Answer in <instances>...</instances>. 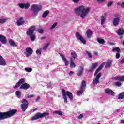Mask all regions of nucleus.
Instances as JSON below:
<instances>
[{"label": "nucleus", "instance_id": "nucleus-29", "mask_svg": "<svg viewBox=\"0 0 124 124\" xmlns=\"http://www.w3.org/2000/svg\"><path fill=\"white\" fill-rule=\"evenodd\" d=\"M97 41L100 43V44H104L105 43V41L103 39H101V38H98L97 39Z\"/></svg>", "mask_w": 124, "mask_h": 124}, {"label": "nucleus", "instance_id": "nucleus-7", "mask_svg": "<svg viewBox=\"0 0 124 124\" xmlns=\"http://www.w3.org/2000/svg\"><path fill=\"white\" fill-rule=\"evenodd\" d=\"M22 104L21 105V109H22L23 112H25L29 106V102L25 99H23L21 101Z\"/></svg>", "mask_w": 124, "mask_h": 124}, {"label": "nucleus", "instance_id": "nucleus-33", "mask_svg": "<svg viewBox=\"0 0 124 124\" xmlns=\"http://www.w3.org/2000/svg\"><path fill=\"white\" fill-rule=\"evenodd\" d=\"M53 114H56L59 115V116H62V112L60 110L54 111Z\"/></svg>", "mask_w": 124, "mask_h": 124}, {"label": "nucleus", "instance_id": "nucleus-60", "mask_svg": "<svg viewBox=\"0 0 124 124\" xmlns=\"http://www.w3.org/2000/svg\"><path fill=\"white\" fill-rule=\"evenodd\" d=\"M94 55H95V56H98V52H94Z\"/></svg>", "mask_w": 124, "mask_h": 124}, {"label": "nucleus", "instance_id": "nucleus-12", "mask_svg": "<svg viewBox=\"0 0 124 124\" xmlns=\"http://www.w3.org/2000/svg\"><path fill=\"white\" fill-rule=\"evenodd\" d=\"M105 92L107 94H110V95H115L116 94L113 91L109 88L105 89Z\"/></svg>", "mask_w": 124, "mask_h": 124}, {"label": "nucleus", "instance_id": "nucleus-21", "mask_svg": "<svg viewBox=\"0 0 124 124\" xmlns=\"http://www.w3.org/2000/svg\"><path fill=\"white\" fill-rule=\"evenodd\" d=\"M30 88V84L24 83L20 86V89H23V90H28Z\"/></svg>", "mask_w": 124, "mask_h": 124}, {"label": "nucleus", "instance_id": "nucleus-28", "mask_svg": "<svg viewBox=\"0 0 124 124\" xmlns=\"http://www.w3.org/2000/svg\"><path fill=\"white\" fill-rule=\"evenodd\" d=\"M48 14H49V11L46 10L44 12L42 15L43 18H46L47 16H48Z\"/></svg>", "mask_w": 124, "mask_h": 124}, {"label": "nucleus", "instance_id": "nucleus-9", "mask_svg": "<svg viewBox=\"0 0 124 124\" xmlns=\"http://www.w3.org/2000/svg\"><path fill=\"white\" fill-rule=\"evenodd\" d=\"M100 77H101V73H99L96 76L95 79H94L92 82L93 86H95V85L99 83V78H100Z\"/></svg>", "mask_w": 124, "mask_h": 124}, {"label": "nucleus", "instance_id": "nucleus-59", "mask_svg": "<svg viewBox=\"0 0 124 124\" xmlns=\"http://www.w3.org/2000/svg\"><path fill=\"white\" fill-rule=\"evenodd\" d=\"M83 118V114H80L79 116H78V119H82Z\"/></svg>", "mask_w": 124, "mask_h": 124}, {"label": "nucleus", "instance_id": "nucleus-15", "mask_svg": "<svg viewBox=\"0 0 124 124\" xmlns=\"http://www.w3.org/2000/svg\"><path fill=\"white\" fill-rule=\"evenodd\" d=\"M120 16L113 18V25L115 26H118V25H119V23H120Z\"/></svg>", "mask_w": 124, "mask_h": 124}, {"label": "nucleus", "instance_id": "nucleus-23", "mask_svg": "<svg viewBox=\"0 0 124 124\" xmlns=\"http://www.w3.org/2000/svg\"><path fill=\"white\" fill-rule=\"evenodd\" d=\"M84 69H85L84 66H80L79 67V70L77 73V75L78 76H81V75H82V74L83 73V71H84Z\"/></svg>", "mask_w": 124, "mask_h": 124}, {"label": "nucleus", "instance_id": "nucleus-63", "mask_svg": "<svg viewBox=\"0 0 124 124\" xmlns=\"http://www.w3.org/2000/svg\"><path fill=\"white\" fill-rule=\"evenodd\" d=\"M109 44L110 45H114V43H109Z\"/></svg>", "mask_w": 124, "mask_h": 124}, {"label": "nucleus", "instance_id": "nucleus-39", "mask_svg": "<svg viewBox=\"0 0 124 124\" xmlns=\"http://www.w3.org/2000/svg\"><path fill=\"white\" fill-rule=\"evenodd\" d=\"M57 25H58V23L55 22L54 24H53L51 27H50L51 30H53V29H55L56 28Z\"/></svg>", "mask_w": 124, "mask_h": 124}, {"label": "nucleus", "instance_id": "nucleus-31", "mask_svg": "<svg viewBox=\"0 0 124 124\" xmlns=\"http://www.w3.org/2000/svg\"><path fill=\"white\" fill-rule=\"evenodd\" d=\"M112 52H117V53H121V49L119 47H114L112 49Z\"/></svg>", "mask_w": 124, "mask_h": 124}, {"label": "nucleus", "instance_id": "nucleus-64", "mask_svg": "<svg viewBox=\"0 0 124 124\" xmlns=\"http://www.w3.org/2000/svg\"><path fill=\"white\" fill-rule=\"evenodd\" d=\"M37 110V108H34L33 110V112H35V111H36Z\"/></svg>", "mask_w": 124, "mask_h": 124}, {"label": "nucleus", "instance_id": "nucleus-34", "mask_svg": "<svg viewBox=\"0 0 124 124\" xmlns=\"http://www.w3.org/2000/svg\"><path fill=\"white\" fill-rule=\"evenodd\" d=\"M49 45H50V43H49L45 44V45L44 46V47L43 48V50H44V51L47 50V48L49 47Z\"/></svg>", "mask_w": 124, "mask_h": 124}, {"label": "nucleus", "instance_id": "nucleus-1", "mask_svg": "<svg viewBox=\"0 0 124 124\" xmlns=\"http://www.w3.org/2000/svg\"><path fill=\"white\" fill-rule=\"evenodd\" d=\"M91 8L81 5L75 10V13L77 16H79L81 19H85L88 16Z\"/></svg>", "mask_w": 124, "mask_h": 124}, {"label": "nucleus", "instance_id": "nucleus-18", "mask_svg": "<svg viewBox=\"0 0 124 124\" xmlns=\"http://www.w3.org/2000/svg\"><path fill=\"white\" fill-rule=\"evenodd\" d=\"M0 65H2L3 66L6 65L5 60H4V59H3V57L1 56H0Z\"/></svg>", "mask_w": 124, "mask_h": 124}, {"label": "nucleus", "instance_id": "nucleus-11", "mask_svg": "<svg viewBox=\"0 0 124 124\" xmlns=\"http://www.w3.org/2000/svg\"><path fill=\"white\" fill-rule=\"evenodd\" d=\"M33 50L31 48H27L26 49V52L25 53L26 57H30L31 55L32 54Z\"/></svg>", "mask_w": 124, "mask_h": 124}, {"label": "nucleus", "instance_id": "nucleus-48", "mask_svg": "<svg viewBox=\"0 0 124 124\" xmlns=\"http://www.w3.org/2000/svg\"><path fill=\"white\" fill-rule=\"evenodd\" d=\"M98 3H102V2L105 1V0H97Z\"/></svg>", "mask_w": 124, "mask_h": 124}, {"label": "nucleus", "instance_id": "nucleus-13", "mask_svg": "<svg viewBox=\"0 0 124 124\" xmlns=\"http://www.w3.org/2000/svg\"><path fill=\"white\" fill-rule=\"evenodd\" d=\"M18 5L19 7H20V8H25V9H28V8L30 7V3H27L26 4L19 3Z\"/></svg>", "mask_w": 124, "mask_h": 124}, {"label": "nucleus", "instance_id": "nucleus-25", "mask_svg": "<svg viewBox=\"0 0 124 124\" xmlns=\"http://www.w3.org/2000/svg\"><path fill=\"white\" fill-rule=\"evenodd\" d=\"M116 32H117V33H118V34L119 35H123V34H124V30L122 28H120L116 31Z\"/></svg>", "mask_w": 124, "mask_h": 124}, {"label": "nucleus", "instance_id": "nucleus-30", "mask_svg": "<svg viewBox=\"0 0 124 124\" xmlns=\"http://www.w3.org/2000/svg\"><path fill=\"white\" fill-rule=\"evenodd\" d=\"M124 92L120 93L118 95V99H124Z\"/></svg>", "mask_w": 124, "mask_h": 124}, {"label": "nucleus", "instance_id": "nucleus-50", "mask_svg": "<svg viewBox=\"0 0 124 124\" xmlns=\"http://www.w3.org/2000/svg\"><path fill=\"white\" fill-rule=\"evenodd\" d=\"M93 69H94L93 67H91L90 68H89V70H88V72H92V71H93Z\"/></svg>", "mask_w": 124, "mask_h": 124}, {"label": "nucleus", "instance_id": "nucleus-56", "mask_svg": "<svg viewBox=\"0 0 124 124\" xmlns=\"http://www.w3.org/2000/svg\"><path fill=\"white\" fill-rule=\"evenodd\" d=\"M40 39H41V40H44V39H46V37H45V36L41 37L40 38Z\"/></svg>", "mask_w": 124, "mask_h": 124}, {"label": "nucleus", "instance_id": "nucleus-36", "mask_svg": "<svg viewBox=\"0 0 124 124\" xmlns=\"http://www.w3.org/2000/svg\"><path fill=\"white\" fill-rule=\"evenodd\" d=\"M8 19L4 18V19H0V24H4L5 22H6Z\"/></svg>", "mask_w": 124, "mask_h": 124}, {"label": "nucleus", "instance_id": "nucleus-2", "mask_svg": "<svg viewBox=\"0 0 124 124\" xmlns=\"http://www.w3.org/2000/svg\"><path fill=\"white\" fill-rule=\"evenodd\" d=\"M16 112L17 109H13L7 112H0V120H4V119L10 118Z\"/></svg>", "mask_w": 124, "mask_h": 124}, {"label": "nucleus", "instance_id": "nucleus-49", "mask_svg": "<svg viewBox=\"0 0 124 124\" xmlns=\"http://www.w3.org/2000/svg\"><path fill=\"white\" fill-rule=\"evenodd\" d=\"M64 62L65 66H68V63H69V62H68L67 60H66L64 61Z\"/></svg>", "mask_w": 124, "mask_h": 124}, {"label": "nucleus", "instance_id": "nucleus-47", "mask_svg": "<svg viewBox=\"0 0 124 124\" xmlns=\"http://www.w3.org/2000/svg\"><path fill=\"white\" fill-rule=\"evenodd\" d=\"M113 4V1H111L110 2H108L107 3V6H111Z\"/></svg>", "mask_w": 124, "mask_h": 124}, {"label": "nucleus", "instance_id": "nucleus-46", "mask_svg": "<svg viewBox=\"0 0 124 124\" xmlns=\"http://www.w3.org/2000/svg\"><path fill=\"white\" fill-rule=\"evenodd\" d=\"M115 85L118 87H121V86H122V83L120 82H117L115 83Z\"/></svg>", "mask_w": 124, "mask_h": 124}, {"label": "nucleus", "instance_id": "nucleus-54", "mask_svg": "<svg viewBox=\"0 0 124 124\" xmlns=\"http://www.w3.org/2000/svg\"><path fill=\"white\" fill-rule=\"evenodd\" d=\"M79 0H72V1L74 2V3H78L79 2Z\"/></svg>", "mask_w": 124, "mask_h": 124}, {"label": "nucleus", "instance_id": "nucleus-32", "mask_svg": "<svg viewBox=\"0 0 124 124\" xmlns=\"http://www.w3.org/2000/svg\"><path fill=\"white\" fill-rule=\"evenodd\" d=\"M16 94L18 98H20V97H21V96L22 95V93H21V92L19 91H16Z\"/></svg>", "mask_w": 124, "mask_h": 124}, {"label": "nucleus", "instance_id": "nucleus-14", "mask_svg": "<svg viewBox=\"0 0 124 124\" xmlns=\"http://www.w3.org/2000/svg\"><path fill=\"white\" fill-rule=\"evenodd\" d=\"M16 24L17 26H22V25H24L25 24V20L24 18L21 17L18 19V20L16 22Z\"/></svg>", "mask_w": 124, "mask_h": 124}, {"label": "nucleus", "instance_id": "nucleus-40", "mask_svg": "<svg viewBox=\"0 0 124 124\" xmlns=\"http://www.w3.org/2000/svg\"><path fill=\"white\" fill-rule=\"evenodd\" d=\"M38 32H39V33H41V34H42V33L44 32V31L43 30V29H42V28H40L38 29Z\"/></svg>", "mask_w": 124, "mask_h": 124}, {"label": "nucleus", "instance_id": "nucleus-61", "mask_svg": "<svg viewBox=\"0 0 124 124\" xmlns=\"http://www.w3.org/2000/svg\"><path fill=\"white\" fill-rule=\"evenodd\" d=\"M121 123H122V124H124V120H121Z\"/></svg>", "mask_w": 124, "mask_h": 124}, {"label": "nucleus", "instance_id": "nucleus-16", "mask_svg": "<svg viewBox=\"0 0 124 124\" xmlns=\"http://www.w3.org/2000/svg\"><path fill=\"white\" fill-rule=\"evenodd\" d=\"M64 93L65 95H67L68 96L69 98H70V100H72L73 99V95H72V93L69 91L66 92L64 90Z\"/></svg>", "mask_w": 124, "mask_h": 124}, {"label": "nucleus", "instance_id": "nucleus-35", "mask_svg": "<svg viewBox=\"0 0 124 124\" xmlns=\"http://www.w3.org/2000/svg\"><path fill=\"white\" fill-rule=\"evenodd\" d=\"M9 42L11 46H17V45H16V43H15V42H14L13 41H12V40H10L9 41Z\"/></svg>", "mask_w": 124, "mask_h": 124}, {"label": "nucleus", "instance_id": "nucleus-26", "mask_svg": "<svg viewBox=\"0 0 124 124\" xmlns=\"http://www.w3.org/2000/svg\"><path fill=\"white\" fill-rule=\"evenodd\" d=\"M71 55L73 60H75V59H77V57H78V55H77V54L75 51L72 52L71 53Z\"/></svg>", "mask_w": 124, "mask_h": 124}, {"label": "nucleus", "instance_id": "nucleus-62", "mask_svg": "<svg viewBox=\"0 0 124 124\" xmlns=\"http://www.w3.org/2000/svg\"><path fill=\"white\" fill-rule=\"evenodd\" d=\"M51 83H49V84H47V87L49 88V87H51Z\"/></svg>", "mask_w": 124, "mask_h": 124}, {"label": "nucleus", "instance_id": "nucleus-53", "mask_svg": "<svg viewBox=\"0 0 124 124\" xmlns=\"http://www.w3.org/2000/svg\"><path fill=\"white\" fill-rule=\"evenodd\" d=\"M119 63H120V64H123V63H124V59H123L122 60H121Z\"/></svg>", "mask_w": 124, "mask_h": 124}, {"label": "nucleus", "instance_id": "nucleus-57", "mask_svg": "<svg viewBox=\"0 0 124 124\" xmlns=\"http://www.w3.org/2000/svg\"><path fill=\"white\" fill-rule=\"evenodd\" d=\"M40 100V97H38L36 100V102H38V101Z\"/></svg>", "mask_w": 124, "mask_h": 124}, {"label": "nucleus", "instance_id": "nucleus-5", "mask_svg": "<svg viewBox=\"0 0 124 124\" xmlns=\"http://www.w3.org/2000/svg\"><path fill=\"white\" fill-rule=\"evenodd\" d=\"M49 114L48 112H44L43 113L39 112L31 118V120L34 121L35 120H38V119H40V118H44V117L49 116Z\"/></svg>", "mask_w": 124, "mask_h": 124}, {"label": "nucleus", "instance_id": "nucleus-17", "mask_svg": "<svg viewBox=\"0 0 124 124\" xmlns=\"http://www.w3.org/2000/svg\"><path fill=\"white\" fill-rule=\"evenodd\" d=\"M0 41H1V43L3 44H6L7 41L6 40V38L4 36L0 35Z\"/></svg>", "mask_w": 124, "mask_h": 124}, {"label": "nucleus", "instance_id": "nucleus-10", "mask_svg": "<svg viewBox=\"0 0 124 124\" xmlns=\"http://www.w3.org/2000/svg\"><path fill=\"white\" fill-rule=\"evenodd\" d=\"M25 82V78H21L19 81L16 83V84L15 86L14 89H17V88H19L20 85H23Z\"/></svg>", "mask_w": 124, "mask_h": 124}, {"label": "nucleus", "instance_id": "nucleus-51", "mask_svg": "<svg viewBox=\"0 0 124 124\" xmlns=\"http://www.w3.org/2000/svg\"><path fill=\"white\" fill-rule=\"evenodd\" d=\"M116 59H120V53H116Z\"/></svg>", "mask_w": 124, "mask_h": 124}, {"label": "nucleus", "instance_id": "nucleus-45", "mask_svg": "<svg viewBox=\"0 0 124 124\" xmlns=\"http://www.w3.org/2000/svg\"><path fill=\"white\" fill-rule=\"evenodd\" d=\"M86 53H87L88 56L89 57L90 59H92L93 58V56H92V53H91L89 51H87Z\"/></svg>", "mask_w": 124, "mask_h": 124}, {"label": "nucleus", "instance_id": "nucleus-37", "mask_svg": "<svg viewBox=\"0 0 124 124\" xmlns=\"http://www.w3.org/2000/svg\"><path fill=\"white\" fill-rule=\"evenodd\" d=\"M25 71H26V72H31V71H32V68H25Z\"/></svg>", "mask_w": 124, "mask_h": 124}, {"label": "nucleus", "instance_id": "nucleus-27", "mask_svg": "<svg viewBox=\"0 0 124 124\" xmlns=\"http://www.w3.org/2000/svg\"><path fill=\"white\" fill-rule=\"evenodd\" d=\"M86 89V82L84 81V80L82 81L81 83V86L80 88L81 91H84Z\"/></svg>", "mask_w": 124, "mask_h": 124}, {"label": "nucleus", "instance_id": "nucleus-22", "mask_svg": "<svg viewBox=\"0 0 124 124\" xmlns=\"http://www.w3.org/2000/svg\"><path fill=\"white\" fill-rule=\"evenodd\" d=\"M70 68H75L76 66V65L75 64V63H74V60L72 59V58H70Z\"/></svg>", "mask_w": 124, "mask_h": 124}, {"label": "nucleus", "instance_id": "nucleus-52", "mask_svg": "<svg viewBox=\"0 0 124 124\" xmlns=\"http://www.w3.org/2000/svg\"><path fill=\"white\" fill-rule=\"evenodd\" d=\"M31 97H34V95H29L27 96V98H31Z\"/></svg>", "mask_w": 124, "mask_h": 124}, {"label": "nucleus", "instance_id": "nucleus-20", "mask_svg": "<svg viewBox=\"0 0 124 124\" xmlns=\"http://www.w3.org/2000/svg\"><path fill=\"white\" fill-rule=\"evenodd\" d=\"M114 80L116 81H120V82H124V76H117L114 78Z\"/></svg>", "mask_w": 124, "mask_h": 124}, {"label": "nucleus", "instance_id": "nucleus-24", "mask_svg": "<svg viewBox=\"0 0 124 124\" xmlns=\"http://www.w3.org/2000/svg\"><path fill=\"white\" fill-rule=\"evenodd\" d=\"M86 34L87 35L88 38H91L93 35V31L90 29L86 31Z\"/></svg>", "mask_w": 124, "mask_h": 124}, {"label": "nucleus", "instance_id": "nucleus-6", "mask_svg": "<svg viewBox=\"0 0 124 124\" xmlns=\"http://www.w3.org/2000/svg\"><path fill=\"white\" fill-rule=\"evenodd\" d=\"M31 10L33 12V15H37V13H38V11H40L41 10V7H38L37 5L34 4L31 7Z\"/></svg>", "mask_w": 124, "mask_h": 124}, {"label": "nucleus", "instance_id": "nucleus-58", "mask_svg": "<svg viewBox=\"0 0 124 124\" xmlns=\"http://www.w3.org/2000/svg\"><path fill=\"white\" fill-rule=\"evenodd\" d=\"M73 73H74V72L72 71H70L69 73V75L70 76H71V75H72V74H73Z\"/></svg>", "mask_w": 124, "mask_h": 124}, {"label": "nucleus", "instance_id": "nucleus-44", "mask_svg": "<svg viewBox=\"0 0 124 124\" xmlns=\"http://www.w3.org/2000/svg\"><path fill=\"white\" fill-rule=\"evenodd\" d=\"M60 55L62 57V59L63 60V61H64V62H65L66 61H67L66 58H65V57H64L63 55H62L61 53H60Z\"/></svg>", "mask_w": 124, "mask_h": 124}, {"label": "nucleus", "instance_id": "nucleus-4", "mask_svg": "<svg viewBox=\"0 0 124 124\" xmlns=\"http://www.w3.org/2000/svg\"><path fill=\"white\" fill-rule=\"evenodd\" d=\"M34 31H35V26H32L27 31V35H30L31 41H33L35 39V35L32 34Z\"/></svg>", "mask_w": 124, "mask_h": 124}, {"label": "nucleus", "instance_id": "nucleus-42", "mask_svg": "<svg viewBox=\"0 0 124 124\" xmlns=\"http://www.w3.org/2000/svg\"><path fill=\"white\" fill-rule=\"evenodd\" d=\"M97 65H98V63H93L92 67H93L94 69H95V68L97 67Z\"/></svg>", "mask_w": 124, "mask_h": 124}, {"label": "nucleus", "instance_id": "nucleus-55", "mask_svg": "<svg viewBox=\"0 0 124 124\" xmlns=\"http://www.w3.org/2000/svg\"><path fill=\"white\" fill-rule=\"evenodd\" d=\"M119 5L123 8H124V2H123L121 4H119Z\"/></svg>", "mask_w": 124, "mask_h": 124}, {"label": "nucleus", "instance_id": "nucleus-8", "mask_svg": "<svg viewBox=\"0 0 124 124\" xmlns=\"http://www.w3.org/2000/svg\"><path fill=\"white\" fill-rule=\"evenodd\" d=\"M76 37L78 39V40H80L82 43L83 44H86V40L80 34V33L79 32H76Z\"/></svg>", "mask_w": 124, "mask_h": 124}, {"label": "nucleus", "instance_id": "nucleus-43", "mask_svg": "<svg viewBox=\"0 0 124 124\" xmlns=\"http://www.w3.org/2000/svg\"><path fill=\"white\" fill-rule=\"evenodd\" d=\"M41 51H42V48H40L36 51V54H40V55H41Z\"/></svg>", "mask_w": 124, "mask_h": 124}, {"label": "nucleus", "instance_id": "nucleus-41", "mask_svg": "<svg viewBox=\"0 0 124 124\" xmlns=\"http://www.w3.org/2000/svg\"><path fill=\"white\" fill-rule=\"evenodd\" d=\"M104 23H105V17L102 16L101 24V25H103Z\"/></svg>", "mask_w": 124, "mask_h": 124}, {"label": "nucleus", "instance_id": "nucleus-3", "mask_svg": "<svg viewBox=\"0 0 124 124\" xmlns=\"http://www.w3.org/2000/svg\"><path fill=\"white\" fill-rule=\"evenodd\" d=\"M113 62L112 60H108L106 63L105 62H103L102 64H101L99 67L96 69V70L95 72L94 73V76H96L97 75V73L99 72V71H101V70H102V68L104 67V65H105L106 68H109L111 66H112V63Z\"/></svg>", "mask_w": 124, "mask_h": 124}, {"label": "nucleus", "instance_id": "nucleus-19", "mask_svg": "<svg viewBox=\"0 0 124 124\" xmlns=\"http://www.w3.org/2000/svg\"><path fill=\"white\" fill-rule=\"evenodd\" d=\"M62 93L63 96V98L64 99V103H67V97L65 95V93L64 92V89H62Z\"/></svg>", "mask_w": 124, "mask_h": 124}, {"label": "nucleus", "instance_id": "nucleus-38", "mask_svg": "<svg viewBox=\"0 0 124 124\" xmlns=\"http://www.w3.org/2000/svg\"><path fill=\"white\" fill-rule=\"evenodd\" d=\"M83 92H84V90H81L78 91L77 94V95H81V94H83Z\"/></svg>", "mask_w": 124, "mask_h": 124}]
</instances>
